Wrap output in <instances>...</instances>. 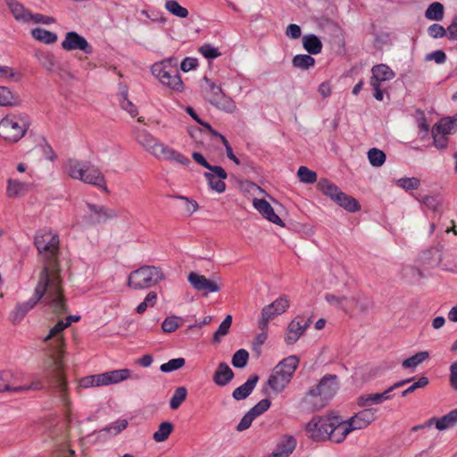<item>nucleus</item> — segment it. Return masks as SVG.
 <instances>
[{
	"mask_svg": "<svg viewBox=\"0 0 457 457\" xmlns=\"http://www.w3.org/2000/svg\"><path fill=\"white\" fill-rule=\"evenodd\" d=\"M135 138L137 142L149 154L156 156L159 154V150L162 145L157 138H155L152 134L148 131L137 130Z\"/></svg>",
	"mask_w": 457,
	"mask_h": 457,
	"instance_id": "18",
	"label": "nucleus"
},
{
	"mask_svg": "<svg viewBox=\"0 0 457 457\" xmlns=\"http://www.w3.org/2000/svg\"><path fill=\"white\" fill-rule=\"evenodd\" d=\"M339 427H341V419L337 416H315L306 424L305 430L308 437L312 441L329 440L339 444L344 441Z\"/></svg>",
	"mask_w": 457,
	"mask_h": 457,
	"instance_id": "4",
	"label": "nucleus"
},
{
	"mask_svg": "<svg viewBox=\"0 0 457 457\" xmlns=\"http://www.w3.org/2000/svg\"><path fill=\"white\" fill-rule=\"evenodd\" d=\"M253 205L269 221L280 227L285 226L284 221L275 213L273 207L266 200L254 198Z\"/></svg>",
	"mask_w": 457,
	"mask_h": 457,
	"instance_id": "19",
	"label": "nucleus"
},
{
	"mask_svg": "<svg viewBox=\"0 0 457 457\" xmlns=\"http://www.w3.org/2000/svg\"><path fill=\"white\" fill-rule=\"evenodd\" d=\"M205 87L204 89L205 99L217 109L228 113H233L237 110L235 101L228 96L220 85L207 77L204 78Z\"/></svg>",
	"mask_w": 457,
	"mask_h": 457,
	"instance_id": "10",
	"label": "nucleus"
},
{
	"mask_svg": "<svg viewBox=\"0 0 457 457\" xmlns=\"http://www.w3.org/2000/svg\"><path fill=\"white\" fill-rule=\"evenodd\" d=\"M432 129L445 136L451 135L457 129V119L452 117L443 118Z\"/></svg>",
	"mask_w": 457,
	"mask_h": 457,
	"instance_id": "31",
	"label": "nucleus"
},
{
	"mask_svg": "<svg viewBox=\"0 0 457 457\" xmlns=\"http://www.w3.org/2000/svg\"><path fill=\"white\" fill-rule=\"evenodd\" d=\"M61 46L66 51L80 50L87 54L93 53V47L87 40L75 31L67 32Z\"/></svg>",
	"mask_w": 457,
	"mask_h": 457,
	"instance_id": "15",
	"label": "nucleus"
},
{
	"mask_svg": "<svg viewBox=\"0 0 457 457\" xmlns=\"http://www.w3.org/2000/svg\"><path fill=\"white\" fill-rule=\"evenodd\" d=\"M248 359V352L245 349H239L233 354L231 363L235 368L243 369L246 366Z\"/></svg>",
	"mask_w": 457,
	"mask_h": 457,
	"instance_id": "50",
	"label": "nucleus"
},
{
	"mask_svg": "<svg viewBox=\"0 0 457 457\" xmlns=\"http://www.w3.org/2000/svg\"><path fill=\"white\" fill-rule=\"evenodd\" d=\"M128 426V421L126 420H118L109 426L105 427L102 431H106L110 433L112 436H116L123 429H125Z\"/></svg>",
	"mask_w": 457,
	"mask_h": 457,
	"instance_id": "58",
	"label": "nucleus"
},
{
	"mask_svg": "<svg viewBox=\"0 0 457 457\" xmlns=\"http://www.w3.org/2000/svg\"><path fill=\"white\" fill-rule=\"evenodd\" d=\"M103 376L101 374L90 375L80 378L79 382V387L88 388L92 386H104Z\"/></svg>",
	"mask_w": 457,
	"mask_h": 457,
	"instance_id": "45",
	"label": "nucleus"
},
{
	"mask_svg": "<svg viewBox=\"0 0 457 457\" xmlns=\"http://www.w3.org/2000/svg\"><path fill=\"white\" fill-rule=\"evenodd\" d=\"M31 36L37 41L45 44H54L57 41V35L42 28H35L31 30Z\"/></svg>",
	"mask_w": 457,
	"mask_h": 457,
	"instance_id": "37",
	"label": "nucleus"
},
{
	"mask_svg": "<svg viewBox=\"0 0 457 457\" xmlns=\"http://www.w3.org/2000/svg\"><path fill=\"white\" fill-rule=\"evenodd\" d=\"M35 57L40 65L48 71H52L55 66V59L54 54L48 51L37 50Z\"/></svg>",
	"mask_w": 457,
	"mask_h": 457,
	"instance_id": "35",
	"label": "nucleus"
},
{
	"mask_svg": "<svg viewBox=\"0 0 457 457\" xmlns=\"http://www.w3.org/2000/svg\"><path fill=\"white\" fill-rule=\"evenodd\" d=\"M429 357V353L427 351L419 352L414 355L405 359L402 362V367L404 369H410L411 371H414L415 369L421 364L424 361H426Z\"/></svg>",
	"mask_w": 457,
	"mask_h": 457,
	"instance_id": "36",
	"label": "nucleus"
},
{
	"mask_svg": "<svg viewBox=\"0 0 457 457\" xmlns=\"http://www.w3.org/2000/svg\"><path fill=\"white\" fill-rule=\"evenodd\" d=\"M380 393L362 395L358 398V404L362 407L382 403Z\"/></svg>",
	"mask_w": 457,
	"mask_h": 457,
	"instance_id": "52",
	"label": "nucleus"
},
{
	"mask_svg": "<svg viewBox=\"0 0 457 457\" xmlns=\"http://www.w3.org/2000/svg\"><path fill=\"white\" fill-rule=\"evenodd\" d=\"M295 68L302 71H307L315 65V59L309 54H296L292 60Z\"/></svg>",
	"mask_w": 457,
	"mask_h": 457,
	"instance_id": "39",
	"label": "nucleus"
},
{
	"mask_svg": "<svg viewBox=\"0 0 457 457\" xmlns=\"http://www.w3.org/2000/svg\"><path fill=\"white\" fill-rule=\"evenodd\" d=\"M425 16L430 21H442L444 18V5L439 2H434L428 5Z\"/></svg>",
	"mask_w": 457,
	"mask_h": 457,
	"instance_id": "41",
	"label": "nucleus"
},
{
	"mask_svg": "<svg viewBox=\"0 0 457 457\" xmlns=\"http://www.w3.org/2000/svg\"><path fill=\"white\" fill-rule=\"evenodd\" d=\"M372 77L370 84L381 85L382 82L389 81L395 78V72L386 64H378L371 69Z\"/></svg>",
	"mask_w": 457,
	"mask_h": 457,
	"instance_id": "22",
	"label": "nucleus"
},
{
	"mask_svg": "<svg viewBox=\"0 0 457 457\" xmlns=\"http://www.w3.org/2000/svg\"><path fill=\"white\" fill-rule=\"evenodd\" d=\"M368 159L372 166L380 167L386 162V154L378 148H371L368 152Z\"/></svg>",
	"mask_w": 457,
	"mask_h": 457,
	"instance_id": "47",
	"label": "nucleus"
},
{
	"mask_svg": "<svg viewBox=\"0 0 457 457\" xmlns=\"http://www.w3.org/2000/svg\"><path fill=\"white\" fill-rule=\"evenodd\" d=\"M302 43L304 50L310 54H318L322 50V42L315 34L304 35Z\"/></svg>",
	"mask_w": 457,
	"mask_h": 457,
	"instance_id": "29",
	"label": "nucleus"
},
{
	"mask_svg": "<svg viewBox=\"0 0 457 457\" xmlns=\"http://www.w3.org/2000/svg\"><path fill=\"white\" fill-rule=\"evenodd\" d=\"M234 378V372L226 362H220L213 374V382L219 386H227Z\"/></svg>",
	"mask_w": 457,
	"mask_h": 457,
	"instance_id": "24",
	"label": "nucleus"
},
{
	"mask_svg": "<svg viewBox=\"0 0 457 457\" xmlns=\"http://www.w3.org/2000/svg\"><path fill=\"white\" fill-rule=\"evenodd\" d=\"M7 5L14 19L22 23H29L30 11L16 0H8Z\"/></svg>",
	"mask_w": 457,
	"mask_h": 457,
	"instance_id": "27",
	"label": "nucleus"
},
{
	"mask_svg": "<svg viewBox=\"0 0 457 457\" xmlns=\"http://www.w3.org/2000/svg\"><path fill=\"white\" fill-rule=\"evenodd\" d=\"M173 429L174 426L171 422L163 421L159 425L158 429L154 433L153 439L157 443L164 442L168 439Z\"/></svg>",
	"mask_w": 457,
	"mask_h": 457,
	"instance_id": "40",
	"label": "nucleus"
},
{
	"mask_svg": "<svg viewBox=\"0 0 457 457\" xmlns=\"http://www.w3.org/2000/svg\"><path fill=\"white\" fill-rule=\"evenodd\" d=\"M199 53L207 59H215L220 55L217 47L210 44H204L199 48Z\"/></svg>",
	"mask_w": 457,
	"mask_h": 457,
	"instance_id": "60",
	"label": "nucleus"
},
{
	"mask_svg": "<svg viewBox=\"0 0 457 457\" xmlns=\"http://www.w3.org/2000/svg\"><path fill=\"white\" fill-rule=\"evenodd\" d=\"M120 106L124 111L128 112L131 117H136L138 113L136 105L128 99L127 89L121 92Z\"/></svg>",
	"mask_w": 457,
	"mask_h": 457,
	"instance_id": "55",
	"label": "nucleus"
},
{
	"mask_svg": "<svg viewBox=\"0 0 457 457\" xmlns=\"http://www.w3.org/2000/svg\"><path fill=\"white\" fill-rule=\"evenodd\" d=\"M317 187L332 201H334L341 192L340 188L336 184L327 179H320L317 184Z\"/></svg>",
	"mask_w": 457,
	"mask_h": 457,
	"instance_id": "33",
	"label": "nucleus"
},
{
	"mask_svg": "<svg viewBox=\"0 0 457 457\" xmlns=\"http://www.w3.org/2000/svg\"><path fill=\"white\" fill-rule=\"evenodd\" d=\"M104 386L117 384L127 380L131 377V370L129 369L114 370L102 373Z\"/></svg>",
	"mask_w": 457,
	"mask_h": 457,
	"instance_id": "25",
	"label": "nucleus"
},
{
	"mask_svg": "<svg viewBox=\"0 0 457 457\" xmlns=\"http://www.w3.org/2000/svg\"><path fill=\"white\" fill-rule=\"evenodd\" d=\"M185 363L186 361L182 357L171 359L169 361L162 364L160 370L163 373H170L181 369Z\"/></svg>",
	"mask_w": 457,
	"mask_h": 457,
	"instance_id": "51",
	"label": "nucleus"
},
{
	"mask_svg": "<svg viewBox=\"0 0 457 457\" xmlns=\"http://www.w3.org/2000/svg\"><path fill=\"white\" fill-rule=\"evenodd\" d=\"M187 395V390L185 386H179L175 389L170 400V408L171 410H177L186 400Z\"/></svg>",
	"mask_w": 457,
	"mask_h": 457,
	"instance_id": "42",
	"label": "nucleus"
},
{
	"mask_svg": "<svg viewBox=\"0 0 457 457\" xmlns=\"http://www.w3.org/2000/svg\"><path fill=\"white\" fill-rule=\"evenodd\" d=\"M26 115L9 114L0 121V136L10 142H18L29 129Z\"/></svg>",
	"mask_w": 457,
	"mask_h": 457,
	"instance_id": "9",
	"label": "nucleus"
},
{
	"mask_svg": "<svg viewBox=\"0 0 457 457\" xmlns=\"http://www.w3.org/2000/svg\"><path fill=\"white\" fill-rule=\"evenodd\" d=\"M187 280L193 288L204 295L217 293L222 287L220 277L213 276L210 278L204 275L192 271L187 276Z\"/></svg>",
	"mask_w": 457,
	"mask_h": 457,
	"instance_id": "12",
	"label": "nucleus"
},
{
	"mask_svg": "<svg viewBox=\"0 0 457 457\" xmlns=\"http://www.w3.org/2000/svg\"><path fill=\"white\" fill-rule=\"evenodd\" d=\"M22 375L11 370L0 371V392L20 393Z\"/></svg>",
	"mask_w": 457,
	"mask_h": 457,
	"instance_id": "17",
	"label": "nucleus"
},
{
	"mask_svg": "<svg viewBox=\"0 0 457 457\" xmlns=\"http://www.w3.org/2000/svg\"><path fill=\"white\" fill-rule=\"evenodd\" d=\"M21 79V73L15 71L12 67L6 65L0 66V79H8L18 82Z\"/></svg>",
	"mask_w": 457,
	"mask_h": 457,
	"instance_id": "54",
	"label": "nucleus"
},
{
	"mask_svg": "<svg viewBox=\"0 0 457 457\" xmlns=\"http://www.w3.org/2000/svg\"><path fill=\"white\" fill-rule=\"evenodd\" d=\"M164 274L159 267L142 266L133 270L128 278V285L133 289H145L164 279Z\"/></svg>",
	"mask_w": 457,
	"mask_h": 457,
	"instance_id": "7",
	"label": "nucleus"
},
{
	"mask_svg": "<svg viewBox=\"0 0 457 457\" xmlns=\"http://www.w3.org/2000/svg\"><path fill=\"white\" fill-rule=\"evenodd\" d=\"M334 202L338 204L340 207L344 208L347 212H355L361 209V205L357 202V200L343 191L339 193V195L336 197Z\"/></svg>",
	"mask_w": 457,
	"mask_h": 457,
	"instance_id": "30",
	"label": "nucleus"
},
{
	"mask_svg": "<svg viewBox=\"0 0 457 457\" xmlns=\"http://www.w3.org/2000/svg\"><path fill=\"white\" fill-rule=\"evenodd\" d=\"M40 300H43L45 304L48 305L56 314L67 312V306L62 295V286L52 283L46 271H44L39 273L38 282L32 297L26 302L17 303L12 312V323H19Z\"/></svg>",
	"mask_w": 457,
	"mask_h": 457,
	"instance_id": "2",
	"label": "nucleus"
},
{
	"mask_svg": "<svg viewBox=\"0 0 457 457\" xmlns=\"http://www.w3.org/2000/svg\"><path fill=\"white\" fill-rule=\"evenodd\" d=\"M297 177L302 183L313 184L317 180V173L305 166L299 167Z\"/></svg>",
	"mask_w": 457,
	"mask_h": 457,
	"instance_id": "49",
	"label": "nucleus"
},
{
	"mask_svg": "<svg viewBox=\"0 0 457 457\" xmlns=\"http://www.w3.org/2000/svg\"><path fill=\"white\" fill-rule=\"evenodd\" d=\"M34 244L44 259L40 272L46 271L49 280L55 285L62 284L58 262L59 236L52 230H40L37 233Z\"/></svg>",
	"mask_w": 457,
	"mask_h": 457,
	"instance_id": "3",
	"label": "nucleus"
},
{
	"mask_svg": "<svg viewBox=\"0 0 457 457\" xmlns=\"http://www.w3.org/2000/svg\"><path fill=\"white\" fill-rule=\"evenodd\" d=\"M165 9L179 18H187L188 16L187 9L181 6L176 0H167Z\"/></svg>",
	"mask_w": 457,
	"mask_h": 457,
	"instance_id": "43",
	"label": "nucleus"
},
{
	"mask_svg": "<svg viewBox=\"0 0 457 457\" xmlns=\"http://www.w3.org/2000/svg\"><path fill=\"white\" fill-rule=\"evenodd\" d=\"M155 157L176 162L183 165H187L190 163V160L187 157L176 151L175 149L165 145L164 144L162 145L159 150V154Z\"/></svg>",
	"mask_w": 457,
	"mask_h": 457,
	"instance_id": "26",
	"label": "nucleus"
},
{
	"mask_svg": "<svg viewBox=\"0 0 457 457\" xmlns=\"http://www.w3.org/2000/svg\"><path fill=\"white\" fill-rule=\"evenodd\" d=\"M428 383L429 379L427 377L422 376L417 381L413 382L409 387L402 391L401 395L405 397L409 394L414 393L417 389L427 386Z\"/></svg>",
	"mask_w": 457,
	"mask_h": 457,
	"instance_id": "57",
	"label": "nucleus"
},
{
	"mask_svg": "<svg viewBox=\"0 0 457 457\" xmlns=\"http://www.w3.org/2000/svg\"><path fill=\"white\" fill-rule=\"evenodd\" d=\"M87 214H85V221L89 225L104 223L108 220L116 218L118 215L112 209H109L104 205H97L90 203L86 204Z\"/></svg>",
	"mask_w": 457,
	"mask_h": 457,
	"instance_id": "14",
	"label": "nucleus"
},
{
	"mask_svg": "<svg viewBox=\"0 0 457 457\" xmlns=\"http://www.w3.org/2000/svg\"><path fill=\"white\" fill-rule=\"evenodd\" d=\"M157 302V294L154 291H150L146 296L145 297L144 301L140 303L137 307V312L139 314L144 313L148 306H154V304Z\"/></svg>",
	"mask_w": 457,
	"mask_h": 457,
	"instance_id": "53",
	"label": "nucleus"
},
{
	"mask_svg": "<svg viewBox=\"0 0 457 457\" xmlns=\"http://www.w3.org/2000/svg\"><path fill=\"white\" fill-rule=\"evenodd\" d=\"M432 137H433L434 145L437 149L446 148V146L448 145L447 136L441 134L440 132L436 131L434 129H432Z\"/></svg>",
	"mask_w": 457,
	"mask_h": 457,
	"instance_id": "64",
	"label": "nucleus"
},
{
	"mask_svg": "<svg viewBox=\"0 0 457 457\" xmlns=\"http://www.w3.org/2000/svg\"><path fill=\"white\" fill-rule=\"evenodd\" d=\"M338 389L337 375H325L320 383L308 392V401L312 402L315 408H321L325 403L331 399Z\"/></svg>",
	"mask_w": 457,
	"mask_h": 457,
	"instance_id": "8",
	"label": "nucleus"
},
{
	"mask_svg": "<svg viewBox=\"0 0 457 457\" xmlns=\"http://www.w3.org/2000/svg\"><path fill=\"white\" fill-rule=\"evenodd\" d=\"M376 409L367 408L357 412L347 420H341V427H339V429L342 430L341 435H343L344 440L350 432L357 429H362L373 422L376 419Z\"/></svg>",
	"mask_w": 457,
	"mask_h": 457,
	"instance_id": "11",
	"label": "nucleus"
},
{
	"mask_svg": "<svg viewBox=\"0 0 457 457\" xmlns=\"http://www.w3.org/2000/svg\"><path fill=\"white\" fill-rule=\"evenodd\" d=\"M395 184L397 187H399L406 191L414 190V189H418L420 187V179L416 177H411V178L404 177V178H401V179H397Z\"/></svg>",
	"mask_w": 457,
	"mask_h": 457,
	"instance_id": "46",
	"label": "nucleus"
},
{
	"mask_svg": "<svg viewBox=\"0 0 457 457\" xmlns=\"http://www.w3.org/2000/svg\"><path fill=\"white\" fill-rule=\"evenodd\" d=\"M231 324L232 316L227 315L225 319L222 320V322L220 324L218 329L213 334V342L219 343L220 341V338L228 333Z\"/></svg>",
	"mask_w": 457,
	"mask_h": 457,
	"instance_id": "44",
	"label": "nucleus"
},
{
	"mask_svg": "<svg viewBox=\"0 0 457 457\" xmlns=\"http://www.w3.org/2000/svg\"><path fill=\"white\" fill-rule=\"evenodd\" d=\"M325 300L332 306L336 308L342 309L346 311L348 306H352L353 304H357V302L354 298H348L346 296L336 295L334 294H327L325 295Z\"/></svg>",
	"mask_w": 457,
	"mask_h": 457,
	"instance_id": "32",
	"label": "nucleus"
},
{
	"mask_svg": "<svg viewBox=\"0 0 457 457\" xmlns=\"http://www.w3.org/2000/svg\"><path fill=\"white\" fill-rule=\"evenodd\" d=\"M162 64H153L152 73L162 83L171 89L181 92L184 87L183 81L177 69L163 71Z\"/></svg>",
	"mask_w": 457,
	"mask_h": 457,
	"instance_id": "13",
	"label": "nucleus"
},
{
	"mask_svg": "<svg viewBox=\"0 0 457 457\" xmlns=\"http://www.w3.org/2000/svg\"><path fill=\"white\" fill-rule=\"evenodd\" d=\"M296 446V440L292 436H283L277 445V448L273 453L274 457H287Z\"/></svg>",
	"mask_w": 457,
	"mask_h": 457,
	"instance_id": "23",
	"label": "nucleus"
},
{
	"mask_svg": "<svg viewBox=\"0 0 457 457\" xmlns=\"http://www.w3.org/2000/svg\"><path fill=\"white\" fill-rule=\"evenodd\" d=\"M20 103L19 96L8 87L0 86V106H13Z\"/></svg>",
	"mask_w": 457,
	"mask_h": 457,
	"instance_id": "34",
	"label": "nucleus"
},
{
	"mask_svg": "<svg viewBox=\"0 0 457 457\" xmlns=\"http://www.w3.org/2000/svg\"><path fill=\"white\" fill-rule=\"evenodd\" d=\"M204 177L207 179L208 184L212 190L218 193H223L225 191L226 184L223 181L225 179H219L211 172H205Z\"/></svg>",
	"mask_w": 457,
	"mask_h": 457,
	"instance_id": "48",
	"label": "nucleus"
},
{
	"mask_svg": "<svg viewBox=\"0 0 457 457\" xmlns=\"http://www.w3.org/2000/svg\"><path fill=\"white\" fill-rule=\"evenodd\" d=\"M312 320L303 316H296L287 326L285 342L287 345H294L303 335L304 331L311 325Z\"/></svg>",
	"mask_w": 457,
	"mask_h": 457,
	"instance_id": "16",
	"label": "nucleus"
},
{
	"mask_svg": "<svg viewBox=\"0 0 457 457\" xmlns=\"http://www.w3.org/2000/svg\"><path fill=\"white\" fill-rule=\"evenodd\" d=\"M299 359L291 355L282 360L272 370L268 379L270 387L278 393L282 392L290 382L297 366Z\"/></svg>",
	"mask_w": 457,
	"mask_h": 457,
	"instance_id": "6",
	"label": "nucleus"
},
{
	"mask_svg": "<svg viewBox=\"0 0 457 457\" xmlns=\"http://www.w3.org/2000/svg\"><path fill=\"white\" fill-rule=\"evenodd\" d=\"M29 184L16 179H8L6 195L10 198L23 196L29 191Z\"/></svg>",
	"mask_w": 457,
	"mask_h": 457,
	"instance_id": "28",
	"label": "nucleus"
},
{
	"mask_svg": "<svg viewBox=\"0 0 457 457\" xmlns=\"http://www.w3.org/2000/svg\"><path fill=\"white\" fill-rule=\"evenodd\" d=\"M179 320L180 318L177 316L167 317L162 324V331L165 333L174 332L180 326Z\"/></svg>",
	"mask_w": 457,
	"mask_h": 457,
	"instance_id": "56",
	"label": "nucleus"
},
{
	"mask_svg": "<svg viewBox=\"0 0 457 457\" xmlns=\"http://www.w3.org/2000/svg\"><path fill=\"white\" fill-rule=\"evenodd\" d=\"M71 325V321L59 320L45 337V342L49 343V355L44 362V373L47 381L52 385L53 389L61 402L70 411L71 402L67 394V385L62 372L64 353V340L62 331Z\"/></svg>",
	"mask_w": 457,
	"mask_h": 457,
	"instance_id": "1",
	"label": "nucleus"
},
{
	"mask_svg": "<svg viewBox=\"0 0 457 457\" xmlns=\"http://www.w3.org/2000/svg\"><path fill=\"white\" fill-rule=\"evenodd\" d=\"M21 392L28 390H41L45 387L44 381L39 376H33L32 381L28 385H20Z\"/></svg>",
	"mask_w": 457,
	"mask_h": 457,
	"instance_id": "62",
	"label": "nucleus"
},
{
	"mask_svg": "<svg viewBox=\"0 0 457 457\" xmlns=\"http://www.w3.org/2000/svg\"><path fill=\"white\" fill-rule=\"evenodd\" d=\"M270 305L273 306V309L277 311L276 313L282 314L284 313L289 307V300L287 296L281 295L277 298L273 303Z\"/></svg>",
	"mask_w": 457,
	"mask_h": 457,
	"instance_id": "63",
	"label": "nucleus"
},
{
	"mask_svg": "<svg viewBox=\"0 0 457 457\" xmlns=\"http://www.w3.org/2000/svg\"><path fill=\"white\" fill-rule=\"evenodd\" d=\"M270 406V401L269 399H262L257 403L248 411L255 418L265 412Z\"/></svg>",
	"mask_w": 457,
	"mask_h": 457,
	"instance_id": "61",
	"label": "nucleus"
},
{
	"mask_svg": "<svg viewBox=\"0 0 457 457\" xmlns=\"http://www.w3.org/2000/svg\"><path fill=\"white\" fill-rule=\"evenodd\" d=\"M64 170L73 179L96 186L105 192L108 191L104 176L97 167L90 164V162L69 159L64 163Z\"/></svg>",
	"mask_w": 457,
	"mask_h": 457,
	"instance_id": "5",
	"label": "nucleus"
},
{
	"mask_svg": "<svg viewBox=\"0 0 457 457\" xmlns=\"http://www.w3.org/2000/svg\"><path fill=\"white\" fill-rule=\"evenodd\" d=\"M457 425V409L449 411L441 418L433 417L426 421V426H435L437 430L443 431Z\"/></svg>",
	"mask_w": 457,
	"mask_h": 457,
	"instance_id": "20",
	"label": "nucleus"
},
{
	"mask_svg": "<svg viewBox=\"0 0 457 457\" xmlns=\"http://www.w3.org/2000/svg\"><path fill=\"white\" fill-rule=\"evenodd\" d=\"M55 22L54 18L51 16H46L40 13H32L30 12V15L29 18V23H35V24H53Z\"/></svg>",
	"mask_w": 457,
	"mask_h": 457,
	"instance_id": "59",
	"label": "nucleus"
},
{
	"mask_svg": "<svg viewBox=\"0 0 457 457\" xmlns=\"http://www.w3.org/2000/svg\"><path fill=\"white\" fill-rule=\"evenodd\" d=\"M258 380L259 376L257 374H252L243 385L237 387L232 392V397L237 401L247 398L253 391Z\"/></svg>",
	"mask_w": 457,
	"mask_h": 457,
	"instance_id": "21",
	"label": "nucleus"
},
{
	"mask_svg": "<svg viewBox=\"0 0 457 457\" xmlns=\"http://www.w3.org/2000/svg\"><path fill=\"white\" fill-rule=\"evenodd\" d=\"M277 311L273 309V306L268 304L264 306L262 310L261 319L258 321V327L261 330H267L269 322L272 320L277 316L280 315L279 313H276Z\"/></svg>",
	"mask_w": 457,
	"mask_h": 457,
	"instance_id": "38",
	"label": "nucleus"
}]
</instances>
